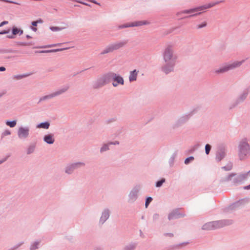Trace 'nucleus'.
<instances>
[{"label": "nucleus", "mask_w": 250, "mask_h": 250, "mask_svg": "<svg viewBox=\"0 0 250 250\" xmlns=\"http://www.w3.org/2000/svg\"><path fill=\"white\" fill-rule=\"evenodd\" d=\"M164 58L165 61L167 63L170 64V66H166L163 68V70L165 73L167 74L173 70L174 65V62L177 59V56L173 54V50L171 47H167L164 52Z\"/></svg>", "instance_id": "obj_1"}, {"label": "nucleus", "mask_w": 250, "mask_h": 250, "mask_svg": "<svg viewBox=\"0 0 250 250\" xmlns=\"http://www.w3.org/2000/svg\"><path fill=\"white\" fill-rule=\"evenodd\" d=\"M218 3L219 2L208 3L198 7L185 10L182 11L181 13L189 14V17L195 16L201 14L204 10L211 8Z\"/></svg>", "instance_id": "obj_2"}, {"label": "nucleus", "mask_w": 250, "mask_h": 250, "mask_svg": "<svg viewBox=\"0 0 250 250\" xmlns=\"http://www.w3.org/2000/svg\"><path fill=\"white\" fill-rule=\"evenodd\" d=\"M113 76L112 72H109L101 76L94 83L93 87L99 88L104 86L110 82Z\"/></svg>", "instance_id": "obj_3"}, {"label": "nucleus", "mask_w": 250, "mask_h": 250, "mask_svg": "<svg viewBox=\"0 0 250 250\" xmlns=\"http://www.w3.org/2000/svg\"><path fill=\"white\" fill-rule=\"evenodd\" d=\"M229 224V223L225 220L211 222L205 224L203 227V229L211 230L223 227Z\"/></svg>", "instance_id": "obj_4"}, {"label": "nucleus", "mask_w": 250, "mask_h": 250, "mask_svg": "<svg viewBox=\"0 0 250 250\" xmlns=\"http://www.w3.org/2000/svg\"><path fill=\"white\" fill-rule=\"evenodd\" d=\"M250 152V146L245 141L241 142L239 145V156L240 159H245Z\"/></svg>", "instance_id": "obj_5"}, {"label": "nucleus", "mask_w": 250, "mask_h": 250, "mask_svg": "<svg viewBox=\"0 0 250 250\" xmlns=\"http://www.w3.org/2000/svg\"><path fill=\"white\" fill-rule=\"evenodd\" d=\"M125 42H116L107 46L102 52V54H105L110 52H112L114 50H118L126 44Z\"/></svg>", "instance_id": "obj_6"}, {"label": "nucleus", "mask_w": 250, "mask_h": 250, "mask_svg": "<svg viewBox=\"0 0 250 250\" xmlns=\"http://www.w3.org/2000/svg\"><path fill=\"white\" fill-rule=\"evenodd\" d=\"M68 86H65L55 92H53L49 95L42 97V98H41L40 101L45 100L46 99H50L55 96H57L59 95H60L66 91L68 90Z\"/></svg>", "instance_id": "obj_7"}, {"label": "nucleus", "mask_w": 250, "mask_h": 250, "mask_svg": "<svg viewBox=\"0 0 250 250\" xmlns=\"http://www.w3.org/2000/svg\"><path fill=\"white\" fill-rule=\"evenodd\" d=\"M112 74L113 75V76L112 77L111 80H112L114 81L112 83V84L114 87L117 86L119 84H124V79L121 76L117 75L113 72H112Z\"/></svg>", "instance_id": "obj_8"}, {"label": "nucleus", "mask_w": 250, "mask_h": 250, "mask_svg": "<svg viewBox=\"0 0 250 250\" xmlns=\"http://www.w3.org/2000/svg\"><path fill=\"white\" fill-rule=\"evenodd\" d=\"M250 170L249 172H248L247 173L242 174V175H241L240 176H235V175H234L233 176H231L229 177V179L230 180H233V182L234 183H236L241 181L243 179L247 178V177H250Z\"/></svg>", "instance_id": "obj_9"}, {"label": "nucleus", "mask_w": 250, "mask_h": 250, "mask_svg": "<svg viewBox=\"0 0 250 250\" xmlns=\"http://www.w3.org/2000/svg\"><path fill=\"white\" fill-rule=\"evenodd\" d=\"M241 63H242V62H234L231 64L227 65L222 67L220 69V72H224L228 71L230 69H233L234 68H235L236 67L240 66L241 64Z\"/></svg>", "instance_id": "obj_10"}, {"label": "nucleus", "mask_w": 250, "mask_h": 250, "mask_svg": "<svg viewBox=\"0 0 250 250\" xmlns=\"http://www.w3.org/2000/svg\"><path fill=\"white\" fill-rule=\"evenodd\" d=\"M18 136L20 138H25L29 134V129L27 127H20L18 132Z\"/></svg>", "instance_id": "obj_11"}, {"label": "nucleus", "mask_w": 250, "mask_h": 250, "mask_svg": "<svg viewBox=\"0 0 250 250\" xmlns=\"http://www.w3.org/2000/svg\"><path fill=\"white\" fill-rule=\"evenodd\" d=\"M148 23V22H147L146 21H139L134 22L131 24L127 23V24L123 25L122 26H121V27L124 28V27H131V26H141L143 25L147 24Z\"/></svg>", "instance_id": "obj_12"}, {"label": "nucleus", "mask_w": 250, "mask_h": 250, "mask_svg": "<svg viewBox=\"0 0 250 250\" xmlns=\"http://www.w3.org/2000/svg\"><path fill=\"white\" fill-rule=\"evenodd\" d=\"M83 166L84 164L82 163H78L73 164L66 168L65 172L67 173H70L72 172V170L75 168Z\"/></svg>", "instance_id": "obj_13"}, {"label": "nucleus", "mask_w": 250, "mask_h": 250, "mask_svg": "<svg viewBox=\"0 0 250 250\" xmlns=\"http://www.w3.org/2000/svg\"><path fill=\"white\" fill-rule=\"evenodd\" d=\"M44 141L49 144H52L54 142L53 136L51 134L45 135L44 137Z\"/></svg>", "instance_id": "obj_14"}, {"label": "nucleus", "mask_w": 250, "mask_h": 250, "mask_svg": "<svg viewBox=\"0 0 250 250\" xmlns=\"http://www.w3.org/2000/svg\"><path fill=\"white\" fill-rule=\"evenodd\" d=\"M137 74H138V73L136 70H134L133 71H131L130 73V75H129V81L131 82L135 81L137 78Z\"/></svg>", "instance_id": "obj_15"}, {"label": "nucleus", "mask_w": 250, "mask_h": 250, "mask_svg": "<svg viewBox=\"0 0 250 250\" xmlns=\"http://www.w3.org/2000/svg\"><path fill=\"white\" fill-rule=\"evenodd\" d=\"M109 217L108 212L107 211H104L100 219V221L103 223Z\"/></svg>", "instance_id": "obj_16"}, {"label": "nucleus", "mask_w": 250, "mask_h": 250, "mask_svg": "<svg viewBox=\"0 0 250 250\" xmlns=\"http://www.w3.org/2000/svg\"><path fill=\"white\" fill-rule=\"evenodd\" d=\"M12 33L13 35H16L18 34L21 35L23 33V31L17 27H14L12 29Z\"/></svg>", "instance_id": "obj_17"}, {"label": "nucleus", "mask_w": 250, "mask_h": 250, "mask_svg": "<svg viewBox=\"0 0 250 250\" xmlns=\"http://www.w3.org/2000/svg\"><path fill=\"white\" fill-rule=\"evenodd\" d=\"M49 123H48V122L42 123L39 124L37 126V127L48 129L49 128Z\"/></svg>", "instance_id": "obj_18"}, {"label": "nucleus", "mask_w": 250, "mask_h": 250, "mask_svg": "<svg viewBox=\"0 0 250 250\" xmlns=\"http://www.w3.org/2000/svg\"><path fill=\"white\" fill-rule=\"evenodd\" d=\"M64 49H53V50H43L41 51L40 52V53H50V52H56L58 51H60L62 50H63Z\"/></svg>", "instance_id": "obj_19"}, {"label": "nucleus", "mask_w": 250, "mask_h": 250, "mask_svg": "<svg viewBox=\"0 0 250 250\" xmlns=\"http://www.w3.org/2000/svg\"><path fill=\"white\" fill-rule=\"evenodd\" d=\"M17 122L16 121H13L12 122L7 121L6 123V125L9 126L11 127H13L16 125Z\"/></svg>", "instance_id": "obj_20"}, {"label": "nucleus", "mask_w": 250, "mask_h": 250, "mask_svg": "<svg viewBox=\"0 0 250 250\" xmlns=\"http://www.w3.org/2000/svg\"><path fill=\"white\" fill-rule=\"evenodd\" d=\"M26 76H27V75H15L13 76V78L15 80H20L23 78L26 77Z\"/></svg>", "instance_id": "obj_21"}, {"label": "nucleus", "mask_w": 250, "mask_h": 250, "mask_svg": "<svg viewBox=\"0 0 250 250\" xmlns=\"http://www.w3.org/2000/svg\"><path fill=\"white\" fill-rule=\"evenodd\" d=\"M178 217H179L178 214H177L174 213H171L170 214H169V215L168 216V218L169 220L172 219L173 218H178Z\"/></svg>", "instance_id": "obj_22"}, {"label": "nucleus", "mask_w": 250, "mask_h": 250, "mask_svg": "<svg viewBox=\"0 0 250 250\" xmlns=\"http://www.w3.org/2000/svg\"><path fill=\"white\" fill-rule=\"evenodd\" d=\"M210 149L211 146L208 144H207L205 146V151L207 154H209Z\"/></svg>", "instance_id": "obj_23"}, {"label": "nucleus", "mask_w": 250, "mask_h": 250, "mask_svg": "<svg viewBox=\"0 0 250 250\" xmlns=\"http://www.w3.org/2000/svg\"><path fill=\"white\" fill-rule=\"evenodd\" d=\"M50 29L51 30H52V31H54V32L61 31L62 29V28H60L58 27H55V26L50 27Z\"/></svg>", "instance_id": "obj_24"}, {"label": "nucleus", "mask_w": 250, "mask_h": 250, "mask_svg": "<svg viewBox=\"0 0 250 250\" xmlns=\"http://www.w3.org/2000/svg\"><path fill=\"white\" fill-rule=\"evenodd\" d=\"M165 179H162L160 181L157 182L156 183V187H161L162 186V185L163 184V183L164 182H165Z\"/></svg>", "instance_id": "obj_25"}, {"label": "nucleus", "mask_w": 250, "mask_h": 250, "mask_svg": "<svg viewBox=\"0 0 250 250\" xmlns=\"http://www.w3.org/2000/svg\"><path fill=\"white\" fill-rule=\"evenodd\" d=\"M109 148H108V145H104L101 148V152H103V151H106L107 150H108Z\"/></svg>", "instance_id": "obj_26"}, {"label": "nucleus", "mask_w": 250, "mask_h": 250, "mask_svg": "<svg viewBox=\"0 0 250 250\" xmlns=\"http://www.w3.org/2000/svg\"><path fill=\"white\" fill-rule=\"evenodd\" d=\"M152 200V199L151 197H148L146 199V204H145L146 208L147 207V206H148L149 204L151 202Z\"/></svg>", "instance_id": "obj_27"}, {"label": "nucleus", "mask_w": 250, "mask_h": 250, "mask_svg": "<svg viewBox=\"0 0 250 250\" xmlns=\"http://www.w3.org/2000/svg\"><path fill=\"white\" fill-rule=\"evenodd\" d=\"M194 159V158L193 157H189L188 158H187L185 161V163L186 164H188L190 161L193 160Z\"/></svg>", "instance_id": "obj_28"}, {"label": "nucleus", "mask_w": 250, "mask_h": 250, "mask_svg": "<svg viewBox=\"0 0 250 250\" xmlns=\"http://www.w3.org/2000/svg\"><path fill=\"white\" fill-rule=\"evenodd\" d=\"M61 45V43L54 44H51V45H46V46H43V47H42L41 48L52 47L59 46V45Z\"/></svg>", "instance_id": "obj_29"}, {"label": "nucleus", "mask_w": 250, "mask_h": 250, "mask_svg": "<svg viewBox=\"0 0 250 250\" xmlns=\"http://www.w3.org/2000/svg\"><path fill=\"white\" fill-rule=\"evenodd\" d=\"M38 245V243H34L31 248V250H34L37 248V245Z\"/></svg>", "instance_id": "obj_30"}, {"label": "nucleus", "mask_w": 250, "mask_h": 250, "mask_svg": "<svg viewBox=\"0 0 250 250\" xmlns=\"http://www.w3.org/2000/svg\"><path fill=\"white\" fill-rule=\"evenodd\" d=\"M10 31V30H3L1 32H0V34H7L8 33H9Z\"/></svg>", "instance_id": "obj_31"}, {"label": "nucleus", "mask_w": 250, "mask_h": 250, "mask_svg": "<svg viewBox=\"0 0 250 250\" xmlns=\"http://www.w3.org/2000/svg\"><path fill=\"white\" fill-rule=\"evenodd\" d=\"M8 23V21H2V22H1L0 23V27L4 25V24H6Z\"/></svg>", "instance_id": "obj_32"}, {"label": "nucleus", "mask_w": 250, "mask_h": 250, "mask_svg": "<svg viewBox=\"0 0 250 250\" xmlns=\"http://www.w3.org/2000/svg\"><path fill=\"white\" fill-rule=\"evenodd\" d=\"M88 1L91 2H93L94 3H95V4H97L98 5H100V4L99 3H98L97 2H96L95 0H88Z\"/></svg>", "instance_id": "obj_33"}, {"label": "nucleus", "mask_w": 250, "mask_h": 250, "mask_svg": "<svg viewBox=\"0 0 250 250\" xmlns=\"http://www.w3.org/2000/svg\"><path fill=\"white\" fill-rule=\"evenodd\" d=\"M37 22H36V21H33L32 22V25L34 26H36L37 25Z\"/></svg>", "instance_id": "obj_34"}, {"label": "nucleus", "mask_w": 250, "mask_h": 250, "mask_svg": "<svg viewBox=\"0 0 250 250\" xmlns=\"http://www.w3.org/2000/svg\"><path fill=\"white\" fill-rule=\"evenodd\" d=\"M5 70V68L4 67H0V71H4Z\"/></svg>", "instance_id": "obj_35"}, {"label": "nucleus", "mask_w": 250, "mask_h": 250, "mask_svg": "<svg viewBox=\"0 0 250 250\" xmlns=\"http://www.w3.org/2000/svg\"><path fill=\"white\" fill-rule=\"evenodd\" d=\"M36 21L37 22V23H42L43 22V21H42V19H39V20H37Z\"/></svg>", "instance_id": "obj_36"}, {"label": "nucleus", "mask_w": 250, "mask_h": 250, "mask_svg": "<svg viewBox=\"0 0 250 250\" xmlns=\"http://www.w3.org/2000/svg\"><path fill=\"white\" fill-rule=\"evenodd\" d=\"M244 188L245 189H250V185H249V186L245 187Z\"/></svg>", "instance_id": "obj_37"}, {"label": "nucleus", "mask_w": 250, "mask_h": 250, "mask_svg": "<svg viewBox=\"0 0 250 250\" xmlns=\"http://www.w3.org/2000/svg\"><path fill=\"white\" fill-rule=\"evenodd\" d=\"M10 134V132L9 131H6L4 133V135H9Z\"/></svg>", "instance_id": "obj_38"}, {"label": "nucleus", "mask_w": 250, "mask_h": 250, "mask_svg": "<svg viewBox=\"0 0 250 250\" xmlns=\"http://www.w3.org/2000/svg\"><path fill=\"white\" fill-rule=\"evenodd\" d=\"M5 161H6V159L5 158L3 159V160H0V164H2L3 162H4Z\"/></svg>", "instance_id": "obj_39"}, {"label": "nucleus", "mask_w": 250, "mask_h": 250, "mask_svg": "<svg viewBox=\"0 0 250 250\" xmlns=\"http://www.w3.org/2000/svg\"><path fill=\"white\" fill-rule=\"evenodd\" d=\"M32 29L34 31H35V32H36V31H37V29L36 27H32Z\"/></svg>", "instance_id": "obj_40"}, {"label": "nucleus", "mask_w": 250, "mask_h": 250, "mask_svg": "<svg viewBox=\"0 0 250 250\" xmlns=\"http://www.w3.org/2000/svg\"><path fill=\"white\" fill-rule=\"evenodd\" d=\"M206 24H204L203 25H199V28L203 27L206 26Z\"/></svg>", "instance_id": "obj_41"}, {"label": "nucleus", "mask_w": 250, "mask_h": 250, "mask_svg": "<svg viewBox=\"0 0 250 250\" xmlns=\"http://www.w3.org/2000/svg\"><path fill=\"white\" fill-rule=\"evenodd\" d=\"M9 38H11V39H12V38H14V37L13 35H11V36H9L8 37Z\"/></svg>", "instance_id": "obj_42"}, {"label": "nucleus", "mask_w": 250, "mask_h": 250, "mask_svg": "<svg viewBox=\"0 0 250 250\" xmlns=\"http://www.w3.org/2000/svg\"><path fill=\"white\" fill-rule=\"evenodd\" d=\"M82 3L85 5H88V6H89V5L88 4H87V3H83V2H81Z\"/></svg>", "instance_id": "obj_43"}, {"label": "nucleus", "mask_w": 250, "mask_h": 250, "mask_svg": "<svg viewBox=\"0 0 250 250\" xmlns=\"http://www.w3.org/2000/svg\"><path fill=\"white\" fill-rule=\"evenodd\" d=\"M119 144V143L118 142H116V143H109V144Z\"/></svg>", "instance_id": "obj_44"}]
</instances>
